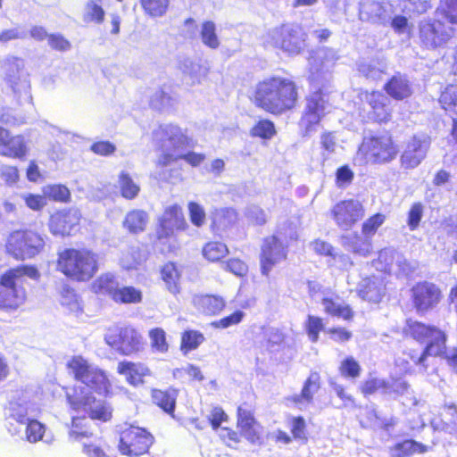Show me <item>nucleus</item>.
Wrapping results in <instances>:
<instances>
[{
    "label": "nucleus",
    "mask_w": 457,
    "mask_h": 457,
    "mask_svg": "<svg viewBox=\"0 0 457 457\" xmlns=\"http://www.w3.org/2000/svg\"><path fill=\"white\" fill-rule=\"evenodd\" d=\"M69 373L86 386L87 388L75 387L67 393L71 408L82 417H73L69 431V441L83 444V453L87 457H105L103 449L96 444H87L84 439L89 438L93 433L88 428L86 415L92 420L107 421L112 417V411L102 400L96 399L89 389L99 394H107L111 387L110 381L102 370L90 363L82 356H74L68 363Z\"/></svg>",
    "instance_id": "nucleus-1"
},
{
    "label": "nucleus",
    "mask_w": 457,
    "mask_h": 457,
    "mask_svg": "<svg viewBox=\"0 0 457 457\" xmlns=\"http://www.w3.org/2000/svg\"><path fill=\"white\" fill-rule=\"evenodd\" d=\"M253 97L257 107L272 114H282L295 106L298 93L292 79L272 76L256 85Z\"/></svg>",
    "instance_id": "nucleus-2"
},
{
    "label": "nucleus",
    "mask_w": 457,
    "mask_h": 457,
    "mask_svg": "<svg viewBox=\"0 0 457 457\" xmlns=\"http://www.w3.org/2000/svg\"><path fill=\"white\" fill-rule=\"evenodd\" d=\"M406 337H410L420 343H427L425 349L420 356H411L416 363L427 367L426 359L428 356H441L445 354L449 364L454 369L457 368V350L453 349L446 352V337L440 329L426 325L418 320L409 319L403 330Z\"/></svg>",
    "instance_id": "nucleus-3"
},
{
    "label": "nucleus",
    "mask_w": 457,
    "mask_h": 457,
    "mask_svg": "<svg viewBox=\"0 0 457 457\" xmlns=\"http://www.w3.org/2000/svg\"><path fill=\"white\" fill-rule=\"evenodd\" d=\"M57 270L73 280L87 281L98 270V256L86 248L65 249L58 254Z\"/></svg>",
    "instance_id": "nucleus-4"
},
{
    "label": "nucleus",
    "mask_w": 457,
    "mask_h": 457,
    "mask_svg": "<svg viewBox=\"0 0 457 457\" xmlns=\"http://www.w3.org/2000/svg\"><path fill=\"white\" fill-rule=\"evenodd\" d=\"M24 277L37 279L38 270L34 266H20L9 270L0 278V309H17L26 299L22 287Z\"/></svg>",
    "instance_id": "nucleus-5"
},
{
    "label": "nucleus",
    "mask_w": 457,
    "mask_h": 457,
    "mask_svg": "<svg viewBox=\"0 0 457 457\" xmlns=\"http://www.w3.org/2000/svg\"><path fill=\"white\" fill-rule=\"evenodd\" d=\"M265 46L290 54H299L305 47L306 34L295 24H282L269 29L262 37Z\"/></svg>",
    "instance_id": "nucleus-6"
},
{
    "label": "nucleus",
    "mask_w": 457,
    "mask_h": 457,
    "mask_svg": "<svg viewBox=\"0 0 457 457\" xmlns=\"http://www.w3.org/2000/svg\"><path fill=\"white\" fill-rule=\"evenodd\" d=\"M46 242L42 235L31 230H16L10 234L6 251L16 260L30 259L40 253Z\"/></svg>",
    "instance_id": "nucleus-7"
},
{
    "label": "nucleus",
    "mask_w": 457,
    "mask_h": 457,
    "mask_svg": "<svg viewBox=\"0 0 457 457\" xmlns=\"http://www.w3.org/2000/svg\"><path fill=\"white\" fill-rule=\"evenodd\" d=\"M418 29L420 46L428 50L445 47L455 35V29L453 26L436 18L420 21Z\"/></svg>",
    "instance_id": "nucleus-8"
},
{
    "label": "nucleus",
    "mask_w": 457,
    "mask_h": 457,
    "mask_svg": "<svg viewBox=\"0 0 457 457\" xmlns=\"http://www.w3.org/2000/svg\"><path fill=\"white\" fill-rule=\"evenodd\" d=\"M359 153L368 162L386 163L396 157L398 149L391 136L386 133L365 137Z\"/></svg>",
    "instance_id": "nucleus-9"
},
{
    "label": "nucleus",
    "mask_w": 457,
    "mask_h": 457,
    "mask_svg": "<svg viewBox=\"0 0 457 457\" xmlns=\"http://www.w3.org/2000/svg\"><path fill=\"white\" fill-rule=\"evenodd\" d=\"M154 436L143 428L129 426L120 433L119 451L123 455L140 456L148 452Z\"/></svg>",
    "instance_id": "nucleus-10"
},
{
    "label": "nucleus",
    "mask_w": 457,
    "mask_h": 457,
    "mask_svg": "<svg viewBox=\"0 0 457 457\" xmlns=\"http://www.w3.org/2000/svg\"><path fill=\"white\" fill-rule=\"evenodd\" d=\"M337 52L331 48H320L309 59V79L314 87H325L331 79V69L338 60Z\"/></svg>",
    "instance_id": "nucleus-11"
},
{
    "label": "nucleus",
    "mask_w": 457,
    "mask_h": 457,
    "mask_svg": "<svg viewBox=\"0 0 457 457\" xmlns=\"http://www.w3.org/2000/svg\"><path fill=\"white\" fill-rule=\"evenodd\" d=\"M104 341L116 352L124 355L139 351L143 345L141 335L131 327L109 328L104 334Z\"/></svg>",
    "instance_id": "nucleus-12"
},
{
    "label": "nucleus",
    "mask_w": 457,
    "mask_h": 457,
    "mask_svg": "<svg viewBox=\"0 0 457 457\" xmlns=\"http://www.w3.org/2000/svg\"><path fill=\"white\" fill-rule=\"evenodd\" d=\"M22 61L10 58L3 62L2 70L4 79L10 84L13 92L24 102H30V82L28 74L23 71Z\"/></svg>",
    "instance_id": "nucleus-13"
},
{
    "label": "nucleus",
    "mask_w": 457,
    "mask_h": 457,
    "mask_svg": "<svg viewBox=\"0 0 457 457\" xmlns=\"http://www.w3.org/2000/svg\"><path fill=\"white\" fill-rule=\"evenodd\" d=\"M153 139L162 154L178 153L188 145V138L182 129L173 124L160 125L153 132Z\"/></svg>",
    "instance_id": "nucleus-14"
},
{
    "label": "nucleus",
    "mask_w": 457,
    "mask_h": 457,
    "mask_svg": "<svg viewBox=\"0 0 457 457\" xmlns=\"http://www.w3.org/2000/svg\"><path fill=\"white\" fill-rule=\"evenodd\" d=\"M374 267L385 273L396 276H405L411 273L416 266L410 262L403 254L393 248H384L378 253V257L373 262Z\"/></svg>",
    "instance_id": "nucleus-15"
},
{
    "label": "nucleus",
    "mask_w": 457,
    "mask_h": 457,
    "mask_svg": "<svg viewBox=\"0 0 457 457\" xmlns=\"http://www.w3.org/2000/svg\"><path fill=\"white\" fill-rule=\"evenodd\" d=\"M37 411L38 410L35 404L26 398H20L17 401L10 402L5 411L9 431L14 435L19 434L21 428L29 420L36 418Z\"/></svg>",
    "instance_id": "nucleus-16"
},
{
    "label": "nucleus",
    "mask_w": 457,
    "mask_h": 457,
    "mask_svg": "<svg viewBox=\"0 0 457 457\" xmlns=\"http://www.w3.org/2000/svg\"><path fill=\"white\" fill-rule=\"evenodd\" d=\"M359 101L364 105H368V117L377 122H387L391 119L390 99L383 93L378 91H360L358 93Z\"/></svg>",
    "instance_id": "nucleus-17"
},
{
    "label": "nucleus",
    "mask_w": 457,
    "mask_h": 457,
    "mask_svg": "<svg viewBox=\"0 0 457 457\" xmlns=\"http://www.w3.org/2000/svg\"><path fill=\"white\" fill-rule=\"evenodd\" d=\"M430 137L425 134L410 138L401 154V164L404 169H414L425 159L430 146Z\"/></svg>",
    "instance_id": "nucleus-18"
},
{
    "label": "nucleus",
    "mask_w": 457,
    "mask_h": 457,
    "mask_svg": "<svg viewBox=\"0 0 457 457\" xmlns=\"http://www.w3.org/2000/svg\"><path fill=\"white\" fill-rule=\"evenodd\" d=\"M328 96L320 88L313 92L308 98L305 112L301 119V126L310 131L313 125L330 111Z\"/></svg>",
    "instance_id": "nucleus-19"
},
{
    "label": "nucleus",
    "mask_w": 457,
    "mask_h": 457,
    "mask_svg": "<svg viewBox=\"0 0 457 457\" xmlns=\"http://www.w3.org/2000/svg\"><path fill=\"white\" fill-rule=\"evenodd\" d=\"M332 215L340 228L348 230L362 219L364 208L358 200H345L337 203L333 207Z\"/></svg>",
    "instance_id": "nucleus-20"
},
{
    "label": "nucleus",
    "mask_w": 457,
    "mask_h": 457,
    "mask_svg": "<svg viewBox=\"0 0 457 457\" xmlns=\"http://www.w3.org/2000/svg\"><path fill=\"white\" fill-rule=\"evenodd\" d=\"M287 258L286 245L277 236L264 239L261 253L262 273L268 276L272 268Z\"/></svg>",
    "instance_id": "nucleus-21"
},
{
    "label": "nucleus",
    "mask_w": 457,
    "mask_h": 457,
    "mask_svg": "<svg viewBox=\"0 0 457 457\" xmlns=\"http://www.w3.org/2000/svg\"><path fill=\"white\" fill-rule=\"evenodd\" d=\"M80 213L78 210L69 209L54 213L49 220V230L54 236H69L79 224Z\"/></svg>",
    "instance_id": "nucleus-22"
},
{
    "label": "nucleus",
    "mask_w": 457,
    "mask_h": 457,
    "mask_svg": "<svg viewBox=\"0 0 457 457\" xmlns=\"http://www.w3.org/2000/svg\"><path fill=\"white\" fill-rule=\"evenodd\" d=\"M414 306L419 312L434 308L441 299L439 288L428 282L420 283L412 288Z\"/></svg>",
    "instance_id": "nucleus-23"
},
{
    "label": "nucleus",
    "mask_w": 457,
    "mask_h": 457,
    "mask_svg": "<svg viewBox=\"0 0 457 457\" xmlns=\"http://www.w3.org/2000/svg\"><path fill=\"white\" fill-rule=\"evenodd\" d=\"M27 153L28 146L23 136H11L7 129L0 127V155L14 159H24Z\"/></svg>",
    "instance_id": "nucleus-24"
},
{
    "label": "nucleus",
    "mask_w": 457,
    "mask_h": 457,
    "mask_svg": "<svg viewBox=\"0 0 457 457\" xmlns=\"http://www.w3.org/2000/svg\"><path fill=\"white\" fill-rule=\"evenodd\" d=\"M187 222L184 219L182 210L178 204L167 207L160 220V229L158 237L164 238L173 235L176 229H184Z\"/></svg>",
    "instance_id": "nucleus-25"
},
{
    "label": "nucleus",
    "mask_w": 457,
    "mask_h": 457,
    "mask_svg": "<svg viewBox=\"0 0 457 457\" xmlns=\"http://www.w3.org/2000/svg\"><path fill=\"white\" fill-rule=\"evenodd\" d=\"M392 5L374 0H361L360 3V18L365 21L384 23L390 20Z\"/></svg>",
    "instance_id": "nucleus-26"
},
{
    "label": "nucleus",
    "mask_w": 457,
    "mask_h": 457,
    "mask_svg": "<svg viewBox=\"0 0 457 457\" xmlns=\"http://www.w3.org/2000/svg\"><path fill=\"white\" fill-rule=\"evenodd\" d=\"M325 313L348 320L353 318V312L340 296L329 291L320 293V301Z\"/></svg>",
    "instance_id": "nucleus-27"
},
{
    "label": "nucleus",
    "mask_w": 457,
    "mask_h": 457,
    "mask_svg": "<svg viewBox=\"0 0 457 457\" xmlns=\"http://www.w3.org/2000/svg\"><path fill=\"white\" fill-rule=\"evenodd\" d=\"M357 291L363 300L378 303L385 295L384 280L376 276L364 278L358 284Z\"/></svg>",
    "instance_id": "nucleus-28"
},
{
    "label": "nucleus",
    "mask_w": 457,
    "mask_h": 457,
    "mask_svg": "<svg viewBox=\"0 0 457 457\" xmlns=\"http://www.w3.org/2000/svg\"><path fill=\"white\" fill-rule=\"evenodd\" d=\"M320 388V376L317 372H312L303 383L301 393L293 395L291 401L300 409H303L312 403L313 396Z\"/></svg>",
    "instance_id": "nucleus-29"
},
{
    "label": "nucleus",
    "mask_w": 457,
    "mask_h": 457,
    "mask_svg": "<svg viewBox=\"0 0 457 457\" xmlns=\"http://www.w3.org/2000/svg\"><path fill=\"white\" fill-rule=\"evenodd\" d=\"M237 426L241 429L242 435L251 443L254 444L259 441V425L251 411L242 406L237 409Z\"/></svg>",
    "instance_id": "nucleus-30"
},
{
    "label": "nucleus",
    "mask_w": 457,
    "mask_h": 457,
    "mask_svg": "<svg viewBox=\"0 0 457 457\" xmlns=\"http://www.w3.org/2000/svg\"><path fill=\"white\" fill-rule=\"evenodd\" d=\"M117 370L125 376L127 381L137 386L143 382V378L149 375V369L142 363L121 361L118 364Z\"/></svg>",
    "instance_id": "nucleus-31"
},
{
    "label": "nucleus",
    "mask_w": 457,
    "mask_h": 457,
    "mask_svg": "<svg viewBox=\"0 0 457 457\" xmlns=\"http://www.w3.org/2000/svg\"><path fill=\"white\" fill-rule=\"evenodd\" d=\"M386 93L396 100H403L409 97L411 93V87L408 79L402 74L394 76L385 86Z\"/></svg>",
    "instance_id": "nucleus-32"
},
{
    "label": "nucleus",
    "mask_w": 457,
    "mask_h": 457,
    "mask_svg": "<svg viewBox=\"0 0 457 457\" xmlns=\"http://www.w3.org/2000/svg\"><path fill=\"white\" fill-rule=\"evenodd\" d=\"M204 158L205 156L204 154L195 152H189L185 154H181L180 151L178 153H166L158 157V167L164 168L170 166L181 159L185 160L190 165L196 167L204 162Z\"/></svg>",
    "instance_id": "nucleus-33"
},
{
    "label": "nucleus",
    "mask_w": 457,
    "mask_h": 457,
    "mask_svg": "<svg viewBox=\"0 0 457 457\" xmlns=\"http://www.w3.org/2000/svg\"><path fill=\"white\" fill-rule=\"evenodd\" d=\"M187 84L194 86L199 84L205 76V71L199 62L190 59H184L179 64Z\"/></svg>",
    "instance_id": "nucleus-34"
},
{
    "label": "nucleus",
    "mask_w": 457,
    "mask_h": 457,
    "mask_svg": "<svg viewBox=\"0 0 457 457\" xmlns=\"http://www.w3.org/2000/svg\"><path fill=\"white\" fill-rule=\"evenodd\" d=\"M357 69L367 79L376 80L386 71V64L382 60H361L357 62Z\"/></svg>",
    "instance_id": "nucleus-35"
},
{
    "label": "nucleus",
    "mask_w": 457,
    "mask_h": 457,
    "mask_svg": "<svg viewBox=\"0 0 457 457\" xmlns=\"http://www.w3.org/2000/svg\"><path fill=\"white\" fill-rule=\"evenodd\" d=\"M148 223V215L142 210H133L127 213L123 226L130 233H138L145 230Z\"/></svg>",
    "instance_id": "nucleus-36"
},
{
    "label": "nucleus",
    "mask_w": 457,
    "mask_h": 457,
    "mask_svg": "<svg viewBox=\"0 0 457 457\" xmlns=\"http://www.w3.org/2000/svg\"><path fill=\"white\" fill-rule=\"evenodd\" d=\"M145 259V251L140 249L138 246H131L121 253L120 262L123 269L131 270L136 269L144 262Z\"/></svg>",
    "instance_id": "nucleus-37"
},
{
    "label": "nucleus",
    "mask_w": 457,
    "mask_h": 457,
    "mask_svg": "<svg viewBox=\"0 0 457 457\" xmlns=\"http://www.w3.org/2000/svg\"><path fill=\"white\" fill-rule=\"evenodd\" d=\"M195 304L207 314L220 312L225 307L223 298L216 295H201L195 298Z\"/></svg>",
    "instance_id": "nucleus-38"
},
{
    "label": "nucleus",
    "mask_w": 457,
    "mask_h": 457,
    "mask_svg": "<svg viewBox=\"0 0 457 457\" xmlns=\"http://www.w3.org/2000/svg\"><path fill=\"white\" fill-rule=\"evenodd\" d=\"M153 401L165 412L172 413L175 409L177 393L170 389L167 391L154 389L152 393Z\"/></svg>",
    "instance_id": "nucleus-39"
},
{
    "label": "nucleus",
    "mask_w": 457,
    "mask_h": 457,
    "mask_svg": "<svg viewBox=\"0 0 457 457\" xmlns=\"http://www.w3.org/2000/svg\"><path fill=\"white\" fill-rule=\"evenodd\" d=\"M237 220V213L232 208H221L212 213V226L216 229L223 230L234 224Z\"/></svg>",
    "instance_id": "nucleus-40"
},
{
    "label": "nucleus",
    "mask_w": 457,
    "mask_h": 457,
    "mask_svg": "<svg viewBox=\"0 0 457 457\" xmlns=\"http://www.w3.org/2000/svg\"><path fill=\"white\" fill-rule=\"evenodd\" d=\"M199 35L202 43L205 46L213 50L219 48L220 41L217 35L216 25L214 22L211 21L203 22Z\"/></svg>",
    "instance_id": "nucleus-41"
},
{
    "label": "nucleus",
    "mask_w": 457,
    "mask_h": 457,
    "mask_svg": "<svg viewBox=\"0 0 457 457\" xmlns=\"http://www.w3.org/2000/svg\"><path fill=\"white\" fill-rule=\"evenodd\" d=\"M93 287L96 293L106 294L113 299L118 291L119 284L111 273L103 274L95 280Z\"/></svg>",
    "instance_id": "nucleus-42"
},
{
    "label": "nucleus",
    "mask_w": 457,
    "mask_h": 457,
    "mask_svg": "<svg viewBox=\"0 0 457 457\" xmlns=\"http://www.w3.org/2000/svg\"><path fill=\"white\" fill-rule=\"evenodd\" d=\"M119 188L121 195L126 199H134L137 196L140 187L126 171H121L119 175Z\"/></svg>",
    "instance_id": "nucleus-43"
},
{
    "label": "nucleus",
    "mask_w": 457,
    "mask_h": 457,
    "mask_svg": "<svg viewBox=\"0 0 457 457\" xmlns=\"http://www.w3.org/2000/svg\"><path fill=\"white\" fill-rule=\"evenodd\" d=\"M162 278L165 282L168 290L170 293H179V282L180 278V272L179 271L178 267L174 263L169 262L163 266L162 270Z\"/></svg>",
    "instance_id": "nucleus-44"
},
{
    "label": "nucleus",
    "mask_w": 457,
    "mask_h": 457,
    "mask_svg": "<svg viewBox=\"0 0 457 457\" xmlns=\"http://www.w3.org/2000/svg\"><path fill=\"white\" fill-rule=\"evenodd\" d=\"M395 457H406L414 453H423L428 451V446L414 440H405L395 445Z\"/></svg>",
    "instance_id": "nucleus-45"
},
{
    "label": "nucleus",
    "mask_w": 457,
    "mask_h": 457,
    "mask_svg": "<svg viewBox=\"0 0 457 457\" xmlns=\"http://www.w3.org/2000/svg\"><path fill=\"white\" fill-rule=\"evenodd\" d=\"M140 4L145 14L157 18L166 14L170 0H140Z\"/></svg>",
    "instance_id": "nucleus-46"
},
{
    "label": "nucleus",
    "mask_w": 457,
    "mask_h": 457,
    "mask_svg": "<svg viewBox=\"0 0 457 457\" xmlns=\"http://www.w3.org/2000/svg\"><path fill=\"white\" fill-rule=\"evenodd\" d=\"M439 102L446 112L457 114V84L448 85L441 93Z\"/></svg>",
    "instance_id": "nucleus-47"
},
{
    "label": "nucleus",
    "mask_w": 457,
    "mask_h": 457,
    "mask_svg": "<svg viewBox=\"0 0 457 457\" xmlns=\"http://www.w3.org/2000/svg\"><path fill=\"white\" fill-rule=\"evenodd\" d=\"M142 298L143 295L140 289L134 287H123L118 288L113 300L116 303H141Z\"/></svg>",
    "instance_id": "nucleus-48"
},
{
    "label": "nucleus",
    "mask_w": 457,
    "mask_h": 457,
    "mask_svg": "<svg viewBox=\"0 0 457 457\" xmlns=\"http://www.w3.org/2000/svg\"><path fill=\"white\" fill-rule=\"evenodd\" d=\"M436 13L445 18L448 25H457V0H441Z\"/></svg>",
    "instance_id": "nucleus-49"
},
{
    "label": "nucleus",
    "mask_w": 457,
    "mask_h": 457,
    "mask_svg": "<svg viewBox=\"0 0 457 457\" xmlns=\"http://www.w3.org/2000/svg\"><path fill=\"white\" fill-rule=\"evenodd\" d=\"M228 253V247L225 244L220 242L207 243L203 248L204 256L211 261L217 262L225 257Z\"/></svg>",
    "instance_id": "nucleus-50"
},
{
    "label": "nucleus",
    "mask_w": 457,
    "mask_h": 457,
    "mask_svg": "<svg viewBox=\"0 0 457 457\" xmlns=\"http://www.w3.org/2000/svg\"><path fill=\"white\" fill-rule=\"evenodd\" d=\"M60 303L69 312H78L80 310V304L74 290L68 286H63L60 292Z\"/></svg>",
    "instance_id": "nucleus-51"
},
{
    "label": "nucleus",
    "mask_w": 457,
    "mask_h": 457,
    "mask_svg": "<svg viewBox=\"0 0 457 457\" xmlns=\"http://www.w3.org/2000/svg\"><path fill=\"white\" fill-rule=\"evenodd\" d=\"M43 194L56 202H68L71 197L70 190L63 185H47L43 187Z\"/></svg>",
    "instance_id": "nucleus-52"
},
{
    "label": "nucleus",
    "mask_w": 457,
    "mask_h": 457,
    "mask_svg": "<svg viewBox=\"0 0 457 457\" xmlns=\"http://www.w3.org/2000/svg\"><path fill=\"white\" fill-rule=\"evenodd\" d=\"M149 104L154 109L163 110L172 107L174 100L163 89L158 88L150 96Z\"/></svg>",
    "instance_id": "nucleus-53"
},
{
    "label": "nucleus",
    "mask_w": 457,
    "mask_h": 457,
    "mask_svg": "<svg viewBox=\"0 0 457 457\" xmlns=\"http://www.w3.org/2000/svg\"><path fill=\"white\" fill-rule=\"evenodd\" d=\"M104 9L94 1H89L84 10L83 20L86 22H95L100 24L104 20Z\"/></svg>",
    "instance_id": "nucleus-54"
},
{
    "label": "nucleus",
    "mask_w": 457,
    "mask_h": 457,
    "mask_svg": "<svg viewBox=\"0 0 457 457\" xmlns=\"http://www.w3.org/2000/svg\"><path fill=\"white\" fill-rule=\"evenodd\" d=\"M204 340L203 334L190 330L183 333L181 337V350L185 353L196 349Z\"/></svg>",
    "instance_id": "nucleus-55"
},
{
    "label": "nucleus",
    "mask_w": 457,
    "mask_h": 457,
    "mask_svg": "<svg viewBox=\"0 0 457 457\" xmlns=\"http://www.w3.org/2000/svg\"><path fill=\"white\" fill-rule=\"evenodd\" d=\"M23 427H25L26 438L29 443L43 440L45 426L35 418L29 420Z\"/></svg>",
    "instance_id": "nucleus-56"
},
{
    "label": "nucleus",
    "mask_w": 457,
    "mask_h": 457,
    "mask_svg": "<svg viewBox=\"0 0 457 457\" xmlns=\"http://www.w3.org/2000/svg\"><path fill=\"white\" fill-rule=\"evenodd\" d=\"M250 134L253 137L270 139L275 134L274 124L269 120H261L252 128Z\"/></svg>",
    "instance_id": "nucleus-57"
},
{
    "label": "nucleus",
    "mask_w": 457,
    "mask_h": 457,
    "mask_svg": "<svg viewBox=\"0 0 457 457\" xmlns=\"http://www.w3.org/2000/svg\"><path fill=\"white\" fill-rule=\"evenodd\" d=\"M170 166L164 168L158 167V161L156 162L155 177L162 181L178 183L182 180V173L179 169H172Z\"/></svg>",
    "instance_id": "nucleus-58"
},
{
    "label": "nucleus",
    "mask_w": 457,
    "mask_h": 457,
    "mask_svg": "<svg viewBox=\"0 0 457 457\" xmlns=\"http://www.w3.org/2000/svg\"><path fill=\"white\" fill-rule=\"evenodd\" d=\"M361 368L359 362L352 356L345 358L339 366L343 377L356 378L361 374Z\"/></svg>",
    "instance_id": "nucleus-59"
},
{
    "label": "nucleus",
    "mask_w": 457,
    "mask_h": 457,
    "mask_svg": "<svg viewBox=\"0 0 457 457\" xmlns=\"http://www.w3.org/2000/svg\"><path fill=\"white\" fill-rule=\"evenodd\" d=\"M384 395H403L408 392L409 384L403 378H390L386 379Z\"/></svg>",
    "instance_id": "nucleus-60"
},
{
    "label": "nucleus",
    "mask_w": 457,
    "mask_h": 457,
    "mask_svg": "<svg viewBox=\"0 0 457 457\" xmlns=\"http://www.w3.org/2000/svg\"><path fill=\"white\" fill-rule=\"evenodd\" d=\"M152 347L159 353H166L169 345L166 341V334L162 328H154L149 332Z\"/></svg>",
    "instance_id": "nucleus-61"
},
{
    "label": "nucleus",
    "mask_w": 457,
    "mask_h": 457,
    "mask_svg": "<svg viewBox=\"0 0 457 457\" xmlns=\"http://www.w3.org/2000/svg\"><path fill=\"white\" fill-rule=\"evenodd\" d=\"M321 330H324L322 319L317 316L309 315L306 322V331L310 340L316 343Z\"/></svg>",
    "instance_id": "nucleus-62"
},
{
    "label": "nucleus",
    "mask_w": 457,
    "mask_h": 457,
    "mask_svg": "<svg viewBox=\"0 0 457 457\" xmlns=\"http://www.w3.org/2000/svg\"><path fill=\"white\" fill-rule=\"evenodd\" d=\"M386 379L378 378H370L365 380L361 386H360L361 392L365 395H373L378 391H380L382 394L385 392Z\"/></svg>",
    "instance_id": "nucleus-63"
},
{
    "label": "nucleus",
    "mask_w": 457,
    "mask_h": 457,
    "mask_svg": "<svg viewBox=\"0 0 457 457\" xmlns=\"http://www.w3.org/2000/svg\"><path fill=\"white\" fill-rule=\"evenodd\" d=\"M385 215L381 213H377L370 218H369L363 224H362V234L366 237H372L378 228L384 223L385 221Z\"/></svg>",
    "instance_id": "nucleus-64"
}]
</instances>
